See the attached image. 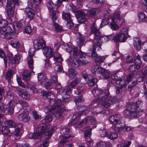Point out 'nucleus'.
Masks as SVG:
<instances>
[{
    "instance_id": "1",
    "label": "nucleus",
    "mask_w": 147,
    "mask_h": 147,
    "mask_svg": "<svg viewBox=\"0 0 147 147\" xmlns=\"http://www.w3.org/2000/svg\"><path fill=\"white\" fill-rule=\"evenodd\" d=\"M44 49V54L47 57H53L55 62L61 63L63 61V59L61 55L58 52H54V49L53 48L47 47Z\"/></svg>"
},
{
    "instance_id": "2",
    "label": "nucleus",
    "mask_w": 147,
    "mask_h": 147,
    "mask_svg": "<svg viewBox=\"0 0 147 147\" xmlns=\"http://www.w3.org/2000/svg\"><path fill=\"white\" fill-rule=\"evenodd\" d=\"M94 34L93 45H97L99 49H101V46L103 43L108 41L109 38L107 36H102L100 31L96 32Z\"/></svg>"
},
{
    "instance_id": "3",
    "label": "nucleus",
    "mask_w": 147,
    "mask_h": 147,
    "mask_svg": "<svg viewBox=\"0 0 147 147\" xmlns=\"http://www.w3.org/2000/svg\"><path fill=\"white\" fill-rule=\"evenodd\" d=\"M92 92L94 96L97 97L98 99L101 101L105 100L109 96L110 94L108 90H102L98 88H95Z\"/></svg>"
},
{
    "instance_id": "4",
    "label": "nucleus",
    "mask_w": 147,
    "mask_h": 147,
    "mask_svg": "<svg viewBox=\"0 0 147 147\" xmlns=\"http://www.w3.org/2000/svg\"><path fill=\"white\" fill-rule=\"evenodd\" d=\"M5 26L2 27H0V33L4 36V37L5 39H10L14 38L16 36V34L15 32H11V27Z\"/></svg>"
},
{
    "instance_id": "5",
    "label": "nucleus",
    "mask_w": 147,
    "mask_h": 147,
    "mask_svg": "<svg viewBox=\"0 0 147 147\" xmlns=\"http://www.w3.org/2000/svg\"><path fill=\"white\" fill-rule=\"evenodd\" d=\"M19 5L18 0H7V13L8 16L12 17L14 15L15 5Z\"/></svg>"
},
{
    "instance_id": "6",
    "label": "nucleus",
    "mask_w": 147,
    "mask_h": 147,
    "mask_svg": "<svg viewBox=\"0 0 147 147\" xmlns=\"http://www.w3.org/2000/svg\"><path fill=\"white\" fill-rule=\"evenodd\" d=\"M19 5L18 0H7V13L8 16L12 17L14 15L15 5Z\"/></svg>"
},
{
    "instance_id": "7",
    "label": "nucleus",
    "mask_w": 147,
    "mask_h": 147,
    "mask_svg": "<svg viewBox=\"0 0 147 147\" xmlns=\"http://www.w3.org/2000/svg\"><path fill=\"white\" fill-rule=\"evenodd\" d=\"M98 103V102L96 101V100H94L92 102L91 104L89 107H85V108L81 111H79L78 112H75L73 116V117L74 118L76 119L77 118L79 117L83 114L86 115L87 113H88L90 111V107L92 105L94 107H96Z\"/></svg>"
},
{
    "instance_id": "8",
    "label": "nucleus",
    "mask_w": 147,
    "mask_h": 147,
    "mask_svg": "<svg viewBox=\"0 0 147 147\" xmlns=\"http://www.w3.org/2000/svg\"><path fill=\"white\" fill-rule=\"evenodd\" d=\"M136 105V108L135 109H133L131 110V115L130 118L135 119L139 116L140 115V112L142 111H140V107L142 106V103L140 101H138L135 104Z\"/></svg>"
},
{
    "instance_id": "9",
    "label": "nucleus",
    "mask_w": 147,
    "mask_h": 147,
    "mask_svg": "<svg viewBox=\"0 0 147 147\" xmlns=\"http://www.w3.org/2000/svg\"><path fill=\"white\" fill-rule=\"evenodd\" d=\"M86 12L87 11L86 10H78L76 8V10L74 13L76 16H78L77 19L79 23H82L86 20V18L85 17L86 13Z\"/></svg>"
},
{
    "instance_id": "10",
    "label": "nucleus",
    "mask_w": 147,
    "mask_h": 147,
    "mask_svg": "<svg viewBox=\"0 0 147 147\" xmlns=\"http://www.w3.org/2000/svg\"><path fill=\"white\" fill-rule=\"evenodd\" d=\"M33 45L34 49L38 51L40 49H44L46 44L43 39L41 38L34 40L33 42Z\"/></svg>"
},
{
    "instance_id": "11",
    "label": "nucleus",
    "mask_w": 147,
    "mask_h": 147,
    "mask_svg": "<svg viewBox=\"0 0 147 147\" xmlns=\"http://www.w3.org/2000/svg\"><path fill=\"white\" fill-rule=\"evenodd\" d=\"M45 127L43 124L38 126V131L36 133H31L30 134L29 138L30 139H37L40 138L41 135L44 132Z\"/></svg>"
},
{
    "instance_id": "12",
    "label": "nucleus",
    "mask_w": 147,
    "mask_h": 147,
    "mask_svg": "<svg viewBox=\"0 0 147 147\" xmlns=\"http://www.w3.org/2000/svg\"><path fill=\"white\" fill-rule=\"evenodd\" d=\"M136 105L132 102L127 103L126 105V109L123 112V115L126 116L130 117L131 110L135 109Z\"/></svg>"
},
{
    "instance_id": "13",
    "label": "nucleus",
    "mask_w": 147,
    "mask_h": 147,
    "mask_svg": "<svg viewBox=\"0 0 147 147\" xmlns=\"http://www.w3.org/2000/svg\"><path fill=\"white\" fill-rule=\"evenodd\" d=\"M0 131H1L3 134L4 135L8 136H13V135H15L16 136H19V134L16 133V131L14 132L11 131L8 128L4 126H0ZM15 131H16V130H15Z\"/></svg>"
},
{
    "instance_id": "14",
    "label": "nucleus",
    "mask_w": 147,
    "mask_h": 147,
    "mask_svg": "<svg viewBox=\"0 0 147 147\" xmlns=\"http://www.w3.org/2000/svg\"><path fill=\"white\" fill-rule=\"evenodd\" d=\"M124 123L121 122L120 125H115L114 127V131L117 132H119L122 131L123 132L130 131L131 128L128 126H125Z\"/></svg>"
},
{
    "instance_id": "15",
    "label": "nucleus",
    "mask_w": 147,
    "mask_h": 147,
    "mask_svg": "<svg viewBox=\"0 0 147 147\" xmlns=\"http://www.w3.org/2000/svg\"><path fill=\"white\" fill-rule=\"evenodd\" d=\"M121 116L119 114H116L111 116L109 119L110 121L113 122L115 125H119L121 123Z\"/></svg>"
},
{
    "instance_id": "16",
    "label": "nucleus",
    "mask_w": 147,
    "mask_h": 147,
    "mask_svg": "<svg viewBox=\"0 0 147 147\" xmlns=\"http://www.w3.org/2000/svg\"><path fill=\"white\" fill-rule=\"evenodd\" d=\"M16 92L19 95L24 99H29L30 98L29 94L22 88H17Z\"/></svg>"
},
{
    "instance_id": "17",
    "label": "nucleus",
    "mask_w": 147,
    "mask_h": 147,
    "mask_svg": "<svg viewBox=\"0 0 147 147\" xmlns=\"http://www.w3.org/2000/svg\"><path fill=\"white\" fill-rule=\"evenodd\" d=\"M62 17L67 22V25L69 27H72L74 25V23L71 18V15L69 12H63Z\"/></svg>"
},
{
    "instance_id": "18",
    "label": "nucleus",
    "mask_w": 147,
    "mask_h": 147,
    "mask_svg": "<svg viewBox=\"0 0 147 147\" xmlns=\"http://www.w3.org/2000/svg\"><path fill=\"white\" fill-rule=\"evenodd\" d=\"M72 91V90L69 87H66L62 91L61 95L63 97L62 100L65 101L66 100L70 97V94Z\"/></svg>"
},
{
    "instance_id": "19",
    "label": "nucleus",
    "mask_w": 147,
    "mask_h": 147,
    "mask_svg": "<svg viewBox=\"0 0 147 147\" xmlns=\"http://www.w3.org/2000/svg\"><path fill=\"white\" fill-rule=\"evenodd\" d=\"M86 53L82 52L80 50L78 51L77 47H74L72 49V55L74 58L79 57L80 58L84 57L86 55Z\"/></svg>"
},
{
    "instance_id": "20",
    "label": "nucleus",
    "mask_w": 147,
    "mask_h": 147,
    "mask_svg": "<svg viewBox=\"0 0 147 147\" xmlns=\"http://www.w3.org/2000/svg\"><path fill=\"white\" fill-rule=\"evenodd\" d=\"M127 38V36L123 34H117L113 37V40L116 42H125Z\"/></svg>"
},
{
    "instance_id": "21",
    "label": "nucleus",
    "mask_w": 147,
    "mask_h": 147,
    "mask_svg": "<svg viewBox=\"0 0 147 147\" xmlns=\"http://www.w3.org/2000/svg\"><path fill=\"white\" fill-rule=\"evenodd\" d=\"M18 99V98L15 96L13 98V100H11L7 104V109L10 114H12L13 113L15 107L14 101Z\"/></svg>"
},
{
    "instance_id": "22",
    "label": "nucleus",
    "mask_w": 147,
    "mask_h": 147,
    "mask_svg": "<svg viewBox=\"0 0 147 147\" xmlns=\"http://www.w3.org/2000/svg\"><path fill=\"white\" fill-rule=\"evenodd\" d=\"M81 123L83 124L87 123L93 124L94 125L95 127H96V120L93 117L88 116L86 117L81 121Z\"/></svg>"
},
{
    "instance_id": "23",
    "label": "nucleus",
    "mask_w": 147,
    "mask_h": 147,
    "mask_svg": "<svg viewBox=\"0 0 147 147\" xmlns=\"http://www.w3.org/2000/svg\"><path fill=\"white\" fill-rule=\"evenodd\" d=\"M34 53V51H32L31 49H30L28 51L29 56L27 58V63L29 68L31 69L34 68L33 60L32 58V56Z\"/></svg>"
},
{
    "instance_id": "24",
    "label": "nucleus",
    "mask_w": 147,
    "mask_h": 147,
    "mask_svg": "<svg viewBox=\"0 0 147 147\" xmlns=\"http://www.w3.org/2000/svg\"><path fill=\"white\" fill-rule=\"evenodd\" d=\"M61 102L59 100H55L53 105L51 106V109H50L49 108H46L45 109V112L47 111V112L46 113H47L55 109L57 110V109H59V108H60L61 107Z\"/></svg>"
},
{
    "instance_id": "25",
    "label": "nucleus",
    "mask_w": 147,
    "mask_h": 147,
    "mask_svg": "<svg viewBox=\"0 0 147 147\" xmlns=\"http://www.w3.org/2000/svg\"><path fill=\"white\" fill-rule=\"evenodd\" d=\"M17 117L20 120L24 122H26L28 121L30 119V117L28 114L25 112L19 114Z\"/></svg>"
},
{
    "instance_id": "26",
    "label": "nucleus",
    "mask_w": 147,
    "mask_h": 147,
    "mask_svg": "<svg viewBox=\"0 0 147 147\" xmlns=\"http://www.w3.org/2000/svg\"><path fill=\"white\" fill-rule=\"evenodd\" d=\"M77 38L76 42L78 47L80 48L84 43V37L83 35L81 33H78L76 36Z\"/></svg>"
},
{
    "instance_id": "27",
    "label": "nucleus",
    "mask_w": 147,
    "mask_h": 147,
    "mask_svg": "<svg viewBox=\"0 0 147 147\" xmlns=\"http://www.w3.org/2000/svg\"><path fill=\"white\" fill-rule=\"evenodd\" d=\"M25 12L30 20L33 19L34 17V12L33 9L29 7H26L25 9Z\"/></svg>"
},
{
    "instance_id": "28",
    "label": "nucleus",
    "mask_w": 147,
    "mask_h": 147,
    "mask_svg": "<svg viewBox=\"0 0 147 147\" xmlns=\"http://www.w3.org/2000/svg\"><path fill=\"white\" fill-rule=\"evenodd\" d=\"M45 127L44 130H43L44 132L42 133V134L45 133V138L46 139H48L52 135L53 133V129H51L49 131L47 132H45L47 129H48V127L47 124H43Z\"/></svg>"
},
{
    "instance_id": "29",
    "label": "nucleus",
    "mask_w": 147,
    "mask_h": 147,
    "mask_svg": "<svg viewBox=\"0 0 147 147\" xmlns=\"http://www.w3.org/2000/svg\"><path fill=\"white\" fill-rule=\"evenodd\" d=\"M97 82V79L93 78L92 76H89L88 77V82L86 81L83 83L84 84L88 83L90 86H92L96 84Z\"/></svg>"
},
{
    "instance_id": "30",
    "label": "nucleus",
    "mask_w": 147,
    "mask_h": 147,
    "mask_svg": "<svg viewBox=\"0 0 147 147\" xmlns=\"http://www.w3.org/2000/svg\"><path fill=\"white\" fill-rule=\"evenodd\" d=\"M134 46L135 49L140 50L141 48V42L140 39L138 38H134L133 40Z\"/></svg>"
},
{
    "instance_id": "31",
    "label": "nucleus",
    "mask_w": 147,
    "mask_h": 147,
    "mask_svg": "<svg viewBox=\"0 0 147 147\" xmlns=\"http://www.w3.org/2000/svg\"><path fill=\"white\" fill-rule=\"evenodd\" d=\"M99 74H101L102 78L108 79L109 77L110 74L109 72L105 70L102 67H100L99 69Z\"/></svg>"
},
{
    "instance_id": "32",
    "label": "nucleus",
    "mask_w": 147,
    "mask_h": 147,
    "mask_svg": "<svg viewBox=\"0 0 147 147\" xmlns=\"http://www.w3.org/2000/svg\"><path fill=\"white\" fill-rule=\"evenodd\" d=\"M120 14V13L119 11L116 12L113 14L111 18L112 22L116 23L121 20Z\"/></svg>"
},
{
    "instance_id": "33",
    "label": "nucleus",
    "mask_w": 147,
    "mask_h": 147,
    "mask_svg": "<svg viewBox=\"0 0 147 147\" xmlns=\"http://www.w3.org/2000/svg\"><path fill=\"white\" fill-rule=\"evenodd\" d=\"M83 124H84L81 123V121L78 123V121L74 119L70 120L68 123V125L69 126H74L76 128L80 127H81V125H82Z\"/></svg>"
},
{
    "instance_id": "34",
    "label": "nucleus",
    "mask_w": 147,
    "mask_h": 147,
    "mask_svg": "<svg viewBox=\"0 0 147 147\" xmlns=\"http://www.w3.org/2000/svg\"><path fill=\"white\" fill-rule=\"evenodd\" d=\"M80 79L79 78H75L70 83L67 87H69L71 88H74L80 83Z\"/></svg>"
},
{
    "instance_id": "35",
    "label": "nucleus",
    "mask_w": 147,
    "mask_h": 147,
    "mask_svg": "<svg viewBox=\"0 0 147 147\" xmlns=\"http://www.w3.org/2000/svg\"><path fill=\"white\" fill-rule=\"evenodd\" d=\"M77 72L73 68L69 69L68 71V76L71 79H73L77 75Z\"/></svg>"
},
{
    "instance_id": "36",
    "label": "nucleus",
    "mask_w": 147,
    "mask_h": 147,
    "mask_svg": "<svg viewBox=\"0 0 147 147\" xmlns=\"http://www.w3.org/2000/svg\"><path fill=\"white\" fill-rule=\"evenodd\" d=\"M98 47V50H100L101 49H100L98 50V49H99L98 47H97V45H93L92 47L90 48V51H92L91 56L92 58H96L98 56L96 53L95 52V50L96 48Z\"/></svg>"
},
{
    "instance_id": "37",
    "label": "nucleus",
    "mask_w": 147,
    "mask_h": 147,
    "mask_svg": "<svg viewBox=\"0 0 147 147\" xmlns=\"http://www.w3.org/2000/svg\"><path fill=\"white\" fill-rule=\"evenodd\" d=\"M141 65V64H135V65H130L128 70L131 72H134L136 71L140 68Z\"/></svg>"
},
{
    "instance_id": "38",
    "label": "nucleus",
    "mask_w": 147,
    "mask_h": 147,
    "mask_svg": "<svg viewBox=\"0 0 147 147\" xmlns=\"http://www.w3.org/2000/svg\"><path fill=\"white\" fill-rule=\"evenodd\" d=\"M23 79L26 81H28L30 80V74L29 71L27 70H24L22 73Z\"/></svg>"
},
{
    "instance_id": "39",
    "label": "nucleus",
    "mask_w": 147,
    "mask_h": 147,
    "mask_svg": "<svg viewBox=\"0 0 147 147\" xmlns=\"http://www.w3.org/2000/svg\"><path fill=\"white\" fill-rule=\"evenodd\" d=\"M126 82L125 80L122 79L121 78V79L116 82V83L118 85L119 87L122 88L124 87L125 88H126L127 86Z\"/></svg>"
},
{
    "instance_id": "40",
    "label": "nucleus",
    "mask_w": 147,
    "mask_h": 147,
    "mask_svg": "<svg viewBox=\"0 0 147 147\" xmlns=\"http://www.w3.org/2000/svg\"><path fill=\"white\" fill-rule=\"evenodd\" d=\"M53 26L54 30L56 32H60L63 30L62 26L54 22H53Z\"/></svg>"
},
{
    "instance_id": "41",
    "label": "nucleus",
    "mask_w": 147,
    "mask_h": 147,
    "mask_svg": "<svg viewBox=\"0 0 147 147\" xmlns=\"http://www.w3.org/2000/svg\"><path fill=\"white\" fill-rule=\"evenodd\" d=\"M70 63L73 67H77L81 65V61L79 59H77L70 61Z\"/></svg>"
},
{
    "instance_id": "42",
    "label": "nucleus",
    "mask_w": 147,
    "mask_h": 147,
    "mask_svg": "<svg viewBox=\"0 0 147 147\" xmlns=\"http://www.w3.org/2000/svg\"><path fill=\"white\" fill-rule=\"evenodd\" d=\"M133 56L135 60L134 64L141 65L142 62L140 60L139 54L136 53L134 54Z\"/></svg>"
},
{
    "instance_id": "43",
    "label": "nucleus",
    "mask_w": 147,
    "mask_h": 147,
    "mask_svg": "<svg viewBox=\"0 0 147 147\" xmlns=\"http://www.w3.org/2000/svg\"><path fill=\"white\" fill-rule=\"evenodd\" d=\"M56 11V10L50 12V14L51 15L52 20L53 22L56 20L58 16V13Z\"/></svg>"
},
{
    "instance_id": "44",
    "label": "nucleus",
    "mask_w": 147,
    "mask_h": 147,
    "mask_svg": "<svg viewBox=\"0 0 147 147\" xmlns=\"http://www.w3.org/2000/svg\"><path fill=\"white\" fill-rule=\"evenodd\" d=\"M84 90V88L83 86H79L77 87L76 90L74 91V92L75 94H79L83 93Z\"/></svg>"
},
{
    "instance_id": "45",
    "label": "nucleus",
    "mask_w": 147,
    "mask_h": 147,
    "mask_svg": "<svg viewBox=\"0 0 147 147\" xmlns=\"http://www.w3.org/2000/svg\"><path fill=\"white\" fill-rule=\"evenodd\" d=\"M47 5L50 12L56 10L55 5L54 4L53 2L52 1L48 2L47 4Z\"/></svg>"
},
{
    "instance_id": "46",
    "label": "nucleus",
    "mask_w": 147,
    "mask_h": 147,
    "mask_svg": "<svg viewBox=\"0 0 147 147\" xmlns=\"http://www.w3.org/2000/svg\"><path fill=\"white\" fill-rule=\"evenodd\" d=\"M20 60V55H15L13 58L11 59V63L18 64Z\"/></svg>"
},
{
    "instance_id": "47",
    "label": "nucleus",
    "mask_w": 147,
    "mask_h": 147,
    "mask_svg": "<svg viewBox=\"0 0 147 147\" xmlns=\"http://www.w3.org/2000/svg\"><path fill=\"white\" fill-rule=\"evenodd\" d=\"M5 125L10 127H16V125L15 122L11 120L5 121L4 122Z\"/></svg>"
},
{
    "instance_id": "48",
    "label": "nucleus",
    "mask_w": 147,
    "mask_h": 147,
    "mask_svg": "<svg viewBox=\"0 0 147 147\" xmlns=\"http://www.w3.org/2000/svg\"><path fill=\"white\" fill-rule=\"evenodd\" d=\"M71 137L69 134H67L64 136V139L59 142V144L61 145H63L67 142L68 139Z\"/></svg>"
},
{
    "instance_id": "49",
    "label": "nucleus",
    "mask_w": 147,
    "mask_h": 147,
    "mask_svg": "<svg viewBox=\"0 0 147 147\" xmlns=\"http://www.w3.org/2000/svg\"><path fill=\"white\" fill-rule=\"evenodd\" d=\"M13 73L11 71H8L5 76V79L9 82H11V78H12Z\"/></svg>"
},
{
    "instance_id": "50",
    "label": "nucleus",
    "mask_w": 147,
    "mask_h": 147,
    "mask_svg": "<svg viewBox=\"0 0 147 147\" xmlns=\"http://www.w3.org/2000/svg\"><path fill=\"white\" fill-rule=\"evenodd\" d=\"M63 112V110L61 109L60 107L55 112V116L56 118L59 119L60 118L61 116L62 115Z\"/></svg>"
},
{
    "instance_id": "51",
    "label": "nucleus",
    "mask_w": 147,
    "mask_h": 147,
    "mask_svg": "<svg viewBox=\"0 0 147 147\" xmlns=\"http://www.w3.org/2000/svg\"><path fill=\"white\" fill-rule=\"evenodd\" d=\"M108 100L111 105L118 102L117 99L115 97L110 96H109Z\"/></svg>"
},
{
    "instance_id": "52",
    "label": "nucleus",
    "mask_w": 147,
    "mask_h": 147,
    "mask_svg": "<svg viewBox=\"0 0 147 147\" xmlns=\"http://www.w3.org/2000/svg\"><path fill=\"white\" fill-rule=\"evenodd\" d=\"M70 129L66 126H64L63 127H61L60 129V133L61 134H63L64 136L66 135V134L68 133Z\"/></svg>"
},
{
    "instance_id": "53",
    "label": "nucleus",
    "mask_w": 147,
    "mask_h": 147,
    "mask_svg": "<svg viewBox=\"0 0 147 147\" xmlns=\"http://www.w3.org/2000/svg\"><path fill=\"white\" fill-rule=\"evenodd\" d=\"M63 48L67 52L70 53L71 52H72V49L74 47H70L67 43H66L63 46Z\"/></svg>"
},
{
    "instance_id": "54",
    "label": "nucleus",
    "mask_w": 147,
    "mask_h": 147,
    "mask_svg": "<svg viewBox=\"0 0 147 147\" xmlns=\"http://www.w3.org/2000/svg\"><path fill=\"white\" fill-rule=\"evenodd\" d=\"M99 68L100 67L97 66H94L92 67L91 68V71L94 74H96V73L99 74L100 72L99 71Z\"/></svg>"
},
{
    "instance_id": "55",
    "label": "nucleus",
    "mask_w": 147,
    "mask_h": 147,
    "mask_svg": "<svg viewBox=\"0 0 147 147\" xmlns=\"http://www.w3.org/2000/svg\"><path fill=\"white\" fill-rule=\"evenodd\" d=\"M53 83L51 82H48L45 84V86L46 89H50L53 87Z\"/></svg>"
},
{
    "instance_id": "56",
    "label": "nucleus",
    "mask_w": 147,
    "mask_h": 147,
    "mask_svg": "<svg viewBox=\"0 0 147 147\" xmlns=\"http://www.w3.org/2000/svg\"><path fill=\"white\" fill-rule=\"evenodd\" d=\"M27 86L28 88L30 89V90H32L33 92H36L38 90V89L35 86L33 85L28 84Z\"/></svg>"
},
{
    "instance_id": "57",
    "label": "nucleus",
    "mask_w": 147,
    "mask_h": 147,
    "mask_svg": "<svg viewBox=\"0 0 147 147\" xmlns=\"http://www.w3.org/2000/svg\"><path fill=\"white\" fill-rule=\"evenodd\" d=\"M105 59V58L103 56H98L96 58L94 59V60L95 62L101 63L103 62Z\"/></svg>"
},
{
    "instance_id": "58",
    "label": "nucleus",
    "mask_w": 147,
    "mask_h": 147,
    "mask_svg": "<svg viewBox=\"0 0 147 147\" xmlns=\"http://www.w3.org/2000/svg\"><path fill=\"white\" fill-rule=\"evenodd\" d=\"M46 77L44 74L40 73L38 74V81L40 82H43V80H45Z\"/></svg>"
},
{
    "instance_id": "59",
    "label": "nucleus",
    "mask_w": 147,
    "mask_h": 147,
    "mask_svg": "<svg viewBox=\"0 0 147 147\" xmlns=\"http://www.w3.org/2000/svg\"><path fill=\"white\" fill-rule=\"evenodd\" d=\"M66 7L68 10L72 11L74 12L75 10H76L77 7L72 4H68L67 5Z\"/></svg>"
},
{
    "instance_id": "60",
    "label": "nucleus",
    "mask_w": 147,
    "mask_h": 147,
    "mask_svg": "<svg viewBox=\"0 0 147 147\" xmlns=\"http://www.w3.org/2000/svg\"><path fill=\"white\" fill-rule=\"evenodd\" d=\"M99 133L102 137H108V132L105 129L100 130Z\"/></svg>"
},
{
    "instance_id": "61",
    "label": "nucleus",
    "mask_w": 147,
    "mask_h": 147,
    "mask_svg": "<svg viewBox=\"0 0 147 147\" xmlns=\"http://www.w3.org/2000/svg\"><path fill=\"white\" fill-rule=\"evenodd\" d=\"M131 143V141L127 140L124 141L121 144L120 147H129Z\"/></svg>"
},
{
    "instance_id": "62",
    "label": "nucleus",
    "mask_w": 147,
    "mask_h": 147,
    "mask_svg": "<svg viewBox=\"0 0 147 147\" xmlns=\"http://www.w3.org/2000/svg\"><path fill=\"white\" fill-rule=\"evenodd\" d=\"M90 29L92 33H94L96 32L99 31V30L96 28V25L93 23L91 27L90 28Z\"/></svg>"
},
{
    "instance_id": "63",
    "label": "nucleus",
    "mask_w": 147,
    "mask_h": 147,
    "mask_svg": "<svg viewBox=\"0 0 147 147\" xmlns=\"http://www.w3.org/2000/svg\"><path fill=\"white\" fill-rule=\"evenodd\" d=\"M11 45L12 47L16 48H17L20 46V44L19 41H15L13 42H11Z\"/></svg>"
},
{
    "instance_id": "64",
    "label": "nucleus",
    "mask_w": 147,
    "mask_h": 147,
    "mask_svg": "<svg viewBox=\"0 0 147 147\" xmlns=\"http://www.w3.org/2000/svg\"><path fill=\"white\" fill-rule=\"evenodd\" d=\"M55 69L57 72H62L63 71L62 65H56L55 67Z\"/></svg>"
}]
</instances>
